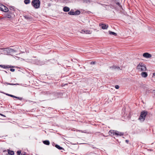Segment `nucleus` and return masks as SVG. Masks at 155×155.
<instances>
[{"label": "nucleus", "mask_w": 155, "mask_h": 155, "mask_svg": "<svg viewBox=\"0 0 155 155\" xmlns=\"http://www.w3.org/2000/svg\"><path fill=\"white\" fill-rule=\"evenodd\" d=\"M153 75L155 76V73H154L153 74Z\"/></svg>", "instance_id": "obj_44"}, {"label": "nucleus", "mask_w": 155, "mask_h": 155, "mask_svg": "<svg viewBox=\"0 0 155 155\" xmlns=\"http://www.w3.org/2000/svg\"><path fill=\"white\" fill-rule=\"evenodd\" d=\"M17 99H18L19 100H22V97H17Z\"/></svg>", "instance_id": "obj_34"}, {"label": "nucleus", "mask_w": 155, "mask_h": 155, "mask_svg": "<svg viewBox=\"0 0 155 155\" xmlns=\"http://www.w3.org/2000/svg\"><path fill=\"white\" fill-rule=\"evenodd\" d=\"M30 0H24V2L25 4L27 5L28 4H29L30 3Z\"/></svg>", "instance_id": "obj_26"}, {"label": "nucleus", "mask_w": 155, "mask_h": 155, "mask_svg": "<svg viewBox=\"0 0 155 155\" xmlns=\"http://www.w3.org/2000/svg\"><path fill=\"white\" fill-rule=\"evenodd\" d=\"M5 18H10V19H12V16L10 15V14H9V13H7L5 15Z\"/></svg>", "instance_id": "obj_16"}, {"label": "nucleus", "mask_w": 155, "mask_h": 155, "mask_svg": "<svg viewBox=\"0 0 155 155\" xmlns=\"http://www.w3.org/2000/svg\"><path fill=\"white\" fill-rule=\"evenodd\" d=\"M137 69L139 70L140 71H145L147 70L146 66L143 64V63H140L137 66Z\"/></svg>", "instance_id": "obj_2"}, {"label": "nucleus", "mask_w": 155, "mask_h": 155, "mask_svg": "<svg viewBox=\"0 0 155 155\" xmlns=\"http://www.w3.org/2000/svg\"><path fill=\"white\" fill-rule=\"evenodd\" d=\"M124 135V133L122 132H120L117 131L115 130V133H114V135H116L117 136H121Z\"/></svg>", "instance_id": "obj_11"}, {"label": "nucleus", "mask_w": 155, "mask_h": 155, "mask_svg": "<svg viewBox=\"0 0 155 155\" xmlns=\"http://www.w3.org/2000/svg\"><path fill=\"white\" fill-rule=\"evenodd\" d=\"M115 88L116 89H118L119 88V85H116L115 86Z\"/></svg>", "instance_id": "obj_33"}, {"label": "nucleus", "mask_w": 155, "mask_h": 155, "mask_svg": "<svg viewBox=\"0 0 155 155\" xmlns=\"http://www.w3.org/2000/svg\"><path fill=\"white\" fill-rule=\"evenodd\" d=\"M125 142L127 143H128V142H129V140H125Z\"/></svg>", "instance_id": "obj_41"}, {"label": "nucleus", "mask_w": 155, "mask_h": 155, "mask_svg": "<svg viewBox=\"0 0 155 155\" xmlns=\"http://www.w3.org/2000/svg\"><path fill=\"white\" fill-rule=\"evenodd\" d=\"M95 134H96V135H98L99 136V137H101V136H104V137H107V136H105L104 135H103V134H100L99 132H96Z\"/></svg>", "instance_id": "obj_24"}, {"label": "nucleus", "mask_w": 155, "mask_h": 155, "mask_svg": "<svg viewBox=\"0 0 155 155\" xmlns=\"http://www.w3.org/2000/svg\"><path fill=\"white\" fill-rule=\"evenodd\" d=\"M8 13L10 15H12H12H13V12H12V11H8Z\"/></svg>", "instance_id": "obj_31"}, {"label": "nucleus", "mask_w": 155, "mask_h": 155, "mask_svg": "<svg viewBox=\"0 0 155 155\" xmlns=\"http://www.w3.org/2000/svg\"><path fill=\"white\" fill-rule=\"evenodd\" d=\"M0 115H1L2 116H3V117H6V116H5V115H3V114H0Z\"/></svg>", "instance_id": "obj_42"}, {"label": "nucleus", "mask_w": 155, "mask_h": 155, "mask_svg": "<svg viewBox=\"0 0 155 155\" xmlns=\"http://www.w3.org/2000/svg\"><path fill=\"white\" fill-rule=\"evenodd\" d=\"M1 6H2V9L1 11L5 12H6L8 11V9L6 7L3 5H1Z\"/></svg>", "instance_id": "obj_10"}, {"label": "nucleus", "mask_w": 155, "mask_h": 155, "mask_svg": "<svg viewBox=\"0 0 155 155\" xmlns=\"http://www.w3.org/2000/svg\"><path fill=\"white\" fill-rule=\"evenodd\" d=\"M98 4L101 5L102 6H103L107 10H109L110 8H109V6L111 7V5H105V4H102L100 3H99Z\"/></svg>", "instance_id": "obj_9"}, {"label": "nucleus", "mask_w": 155, "mask_h": 155, "mask_svg": "<svg viewBox=\"0 0 155 155\" xmlns=\"http://www.w3.org/2000/svg\"><path fill=\"white\" fill-rule=\"evenodd\" d=\"M18 47L17 46L14 49L10 48H6V51L8 54H13V53L17 52L18 51Z\"/></svg>", "instance_id": "obj_3"}, {"label": "nucleus", "mask_w": 155, "mask_h": 155, "mask_svg": "<svg viewBox=\"0 0 155 155\" xmlns=\"http://www.w3.org/2000/svg\"><path fill=\"white\" fill-rule=\"evenodd\" d=\"M99 26L103 29H107L108 27L107 25L104 24H100Z\"/></svg>", "instance_id": "obj_7"}, {"label": "nucleus", "mask_w": 155, "mask_h": 155, "mask_svg": "<svg viewBox=\"0 0 155 155\" xmlns=\"http://www.w3.org/2000/svg\"><path fill=\"white\" fill-rule=\"evenodd\" d=\"M110 68L114 69H117L118 70L120 69V68L119 67H118V66H115V65H114V66H112L111 67H110Z\"/></svg>", "instance_id": "obj_17"}, {"label": "nucleus", "mask_w": 155, "mask_h": 155, "mask_svg": "<svg viewBox=\"0 0 155 155\" xmlns=\"http://www.w3.org/2000/svg\"><path fill=\"white\" fill-rule=\"evenodd\" d=\"M6 95L8 96H10V97H12V94H5Z\"/></svg>", "instance_id": "obj_37"}, {"label": "nucleus", "mask_w": 155, "mask_h": 155, "mask_svg": "<svg viewBox=\"0 0 155 155\" xmlns=\"http://www.w3.org/2000/svg\"><path fill=\"white\" fill-rule=\"evenodd\" d=\"M109 33L110 35H113L115 36H116L117 35V34L116 33L110 31H109Z\"/></svg>", "instance_id": "obj_23"}, {"label": "nucleus", "mask_w": 155, "mask_h": 155, "mask_svg": "<svg viewBox=\"0 0 155 155\" xmlns=\"http://www.w3.org/2000/svg\"><path fill=\"white\" fill-rule=\"evenodd\" d=\"M63 10L64 12H68L70 10V8L67 6H65L63 8Z\"/></svg>", "instance_id": "obj_15"}, {"label": "nucleus", "mask_w": 155, "mask_h": 155, "mask_svg": "<svg viewBox=\"0 0 155 155\" xmlns=\"http://www.w3.org/2000/svg\"><path fill=\"white\" fill-rule=\"evenodd\" d=\"M118 0H115V3L118 6H119L121 8L122 7V6L120 5L119 2H118Z\"/></svg>", "instance_id": "obj_25"}, {"label": "nucleus", "mask_w": 155, "mask_h": 155, "mask_svg": "<svg viewBox=\"0 0 155 155\" xmlns=\"http://www.w3.org/2000/svg\"><path fill=\"white\" fill-rule=\"evenodd\" d=\"M12 97L15 98H16V99L17 98V97L14 96L13 95H12Z\"/></svg>", "instance_id": "obj_39"}, {"label": "nucleus", "mask_w": 155, "mask_h": 155, "mask_svg": "<svg viewBox=\"0 0 155 155\" xmlns=\"http://www.w3.org/2000/svg\"><path fill=\"white\" fill-rule=\"evenodd\" d=\"M143 57L146 58H150L151 57L152 55L146 52L143 53Z\"/></svg>", "instance_id": "obj_6"}, {"label": "nucleus", "mask_w": 155, "mask_h": 155, "mask_svg": "<svg viewBox=\"0 0 155 155\" xmlns=\"http://www.w3.org/2000/svg\"><path fill=\"white\" fill-rule=\"evenodd\" d=\"M91 1L90 0H83V2L87 4H89L91 3Z\"/></svg>", "instance_id": "obj_28"}, {"label": "nucleus", "mask_w": 155, "mask_h": 155, "mask_svg": "<svg viewBox=\"0 0 155 155\" xmlns=\"http://www.w3.org/2000/svg\"><path fill=\"white\" fill-rule=\"evenodd\" d=\"M42 93L43 94H46L47 95L50 94V93L49 91H45L42 92Z\"/></svg>", "instance_id": "obj_27"}, {"label": "nucleus", "mask_w": 155, "mask_h": 155, "mask_svg": "<svg viewBox=\"0 0 155 155\" xmlns=\"http://www.w3.org/2000/svg\"><path fill=\"white\" fill-rule=\"evenodd\" d=\"M10 71L12 72H14L15 71V69L14 68H11L10 69Z\"/></svg>", "instance_id": "obj_36"}, {"label": "nucleus", "mask_w": 155, "mask_h": 155, "mask_svg": "<svg viewBox=\"0 0 155 155\" xmlns=\"http://www.w3.org/2000/svg\"><path fill=\"white\" fill-rule=\"evenodd\" d=\"M17 155H20L21 154V151L20 150H18L17 152Z\"/></svg>", "instance_id": "obj_32"}, {"label": "nucleus", "mask_w": 155, "mask_h": 155, "mask_svg": "<svg viewBox=\"0 0 155 155\" xmlns=\"http://www.w3.org/2000/svg\"><path fill=\"white\" fill-rule=\"evenodd\" d=\"M81 13L80 11L79 10H77L74 12V15H79Z\"/></svg>", "instance_id": "obj_21"}, {"label": "nucleus", "mask_w": 155, "mask_h": 155, "mask_svg": "<svg viewBox=\"0 0 155 155\" xmlns=\"http://www.w3.org/2000/svg\"><path fill=\"white\" fill-rule=\"evenodd\" d=\"M26 152L24 151L21 153V155H26Z\"/></svg>", "instance_id": "obj_35"}, {"label": "nucleus", "mask_w": 155, "mask_h": 155, "mask_svg": "<svg viewBox=\"0 0 155 155\" xmlns=\"http://www.w3.org/2000/svg\"><path fill=\"white\" fill-rule=\"evenodd\" d=\"M148 115V112L145 110L142 111L140 113V115L139 118V119L141 121H143L146 117Z\"/></svg>", "instance_id": "obj_1"}, {"label": "nucleus", "mask_w": 155, "mask_h": 155, "mask_svg": "<svg viewBox=\"0 0 155 155\" xmlns=\"http://www.w3.org/2000/svg\"><path fill=\"white\" fill-rule=\"evenodd\" d=\"M1 5H2V4H0V10H1L2 9Z\"/></svg>", "instance_id": "obj_40"}, {"label": "nucleus", "mask_w": 155, "mask_h": 155, "mask_svg": "<svg viewBox=\"0 0 155 155\" xmlns=\"http://www.w3.org/2000/svg\"><path fill=\"white\" fill-rule=\"evenodd\" d=\"M8 153L11 155H14V152L12 150H8Z\"/></svg>", "instance_id": "obj_22"}, {"label": "nucleus", "mask_w": 155, "mask_h": 155, "mask_svg": "<svg viewBox=\"0 0 155 155\" xmlns=\"http://www.w3.org/2000/svg\"><path fill=\"white\" fill-rule=\"evenodd\" d=\"M113 8V6L111 5V6H109V8Z\"/></svg>", "instance_id": "obj_43"}, {"label": "nucleus", "mask_w": 155, "mask_h": 155, "mask_svg": "<svg viewBox=\"0 0 155 155\" xmlns=\"http://www.w3.org/2000/svg\"><path fill=\"white\" fill-rule=\"evenodd\" d=\"M5 83L7 84L10 85H19V84H17H17H14L13 83H8L7 82H5Z\"/></svg>", "instance_id": "obj_29"}, {"label": "nucleus", "mask_w": 155, "mask_h": 155, "mask_svg": "<svg viewBox=\"0 0 155 155\" xmlns=\"http://www.w3.org/2000/svg\"><path fill=\"white\" fill-rule=\"evenodd\" d=\"M141 75L143 77L145 78L147 77L148 74L146 72H143L141 73Z\"/></svg>", "instance_id": "obj_14"}, {"label": "nucleus", "mask_w": 155, "mask_h": 155, "mask_svg": "<svg viewBox=\"0 0 155 155\" xmlns=\"http://www.w3.org/2000/svg\"><path fill=\"white\" fill-rule=\"evenodd\" d=\"M55 147L59 150H64V149L63 147H60V146H59V145H58V144H56L55 145Z\"/></svg>", "instance_id": "obj_19"}, {"label": "nucleus", "mask_w": 155, "mask_h": 155, "mask_svg": "<svg viewBox=\"0 0 155 155\" xmlns=\"http://www.w3.org/2000/svg\"><path fill=\"white\" fill-rule=\"evenodd\" d=\"M40 4L39 0H33L31 2V5L36 9L39 8Z\"/></svg>", "instance_id": "obj_4"}, {"label": "nucleus", "mask_w": 155, "mask_h": 155, "mask_svg": "<svg viewBox=\"0 0 155 155\" xmlns=\"http://www.w3.org/2000/svg\"><path fill=\"white\" fill-rule=\"evenodd\" d=\"M43 143L44 144L46 145H49L50 144L49 141L48 140H45L43 141Z\"/></svg>", "instance_id": "obj_18"}, {"label": "nucleus", "mask_w": 155, "mask_h": 155, "mask_svg": "<svg viewBox=\"0 0 155 155\" xmlns=\"http://www.w3.org/2000/svg\"><path fill=\"white\" fill-rule=\"evenodd\" d=\"M114 133H115V131L113 130H110L109 132V134L110 135H111L112 137L115 138V137H114Z\"/></svg>", "instance_id": "obj_12"}, {"label": "nucleus", "mask_w": 155, "mask_h": 155, "mask_svg": "<svg viewBox=\"0 0 155 155\" xmlns=\"http://www.w3.org/2000/svg\"><path fill=\"white\" fill-rule=\"evenodd\" d=\"M95 62L92 61L91 62V64H95Z\"/></svg>", "instance_id": "obj_38"}, {"label": "nucleus", "mask_w": 155, "mask_h": 155, "mask_svg": "<svg viewBox=\"0 0 155 155\" xmlns=\"http://www.w3.org/2000/svg\"><path fill=\"white\" fill-rule=\"evenodd\" d=\"M24 17L26 19L30 20L31 18V17H29L28 16H24Z\"/></svg>", "instance_id": "obj_30"}, {"label": "nucleus", "mask_w": 155, "mask_h": 155, "mask_svg": "<svg viewBox=\"0 0 155 155\" xmlns=\"http://www.w3.org/2000/svg\"><path fill=\"white\" fill-rule=\"evenodd\" d=\"M12 9L13 11H15L14 9L13 8H12Z\"/></svg>", "instance_id": "obj_45"}, {"label": "nucleus", "mask_w": 155, "mask_h": 155, "mask_svg": "<svg viewBox=\"0 0 155 155\" xmlns=\"http://www.w3.org/2000/svg\"><path fill=\"white\" fill-rule=\"evenodd\" d=\"M0 66L1 67L3 68H10L14 67H13V66H9V65L6 66V65H0Z\"/></svg>", "instance_id": "obj_13"}, {"label": "nucleus", "mask_w": 155, "mask_h": 155, "mask_svg": "<svg viewBox=\"0 0 155 155\" xmlns=\"http://www.w3.org/2000/svg\"><path fill=\"white\" fill-rule=\"evenodd\" d=\"M54 144V143H53V144H52L53 145H53V144Z\"/></svg>", "instance_id": "obj_46"}, {"label": "nucleus", "mask_w": 155, "mask_h": 155, "mask_svg": "<svg viewBox=\"0 0 155 155\" xmlns=\"http://www.w3.org/2000/svg\"><path fill=\"white\" fill-rule=\"evenodd\" d=\"M32 63L37 65H41L44 64V62L41 61L40 60H38L37 59H35L32 61Z\"/></svg>", "instance_id": "obj_5"}, {"label": "nucleus", "mask_w": 155, "mask_h": 155, "mask_svg": "<svg viewBox=\"0 0 155 155\" xmlns=\"http://www.w3.org/2000/svg\"><path fill=\"white\" fill-rule=\"evenodd\" d=\"M68 14L71 15H74V12L73 10L71 9V10L68 12Z\"/></svg>", "instance_id": "obj_20"}, {"label": "nucleus", "mask_w": 155, "mask_h": 155, "mask_svg": "<svg viewBox=\"0 0 155 155\" xmlns=\"http://www.w3.org/2000/svg\"><path fill=\"white\" fill-rule=\"evenodd\" d=\"M80 32L83 34H90L91 33V32L90 31L85 29L81 30Z\"/></svg>", "instance_id": "obj_8"}]
</instances>
